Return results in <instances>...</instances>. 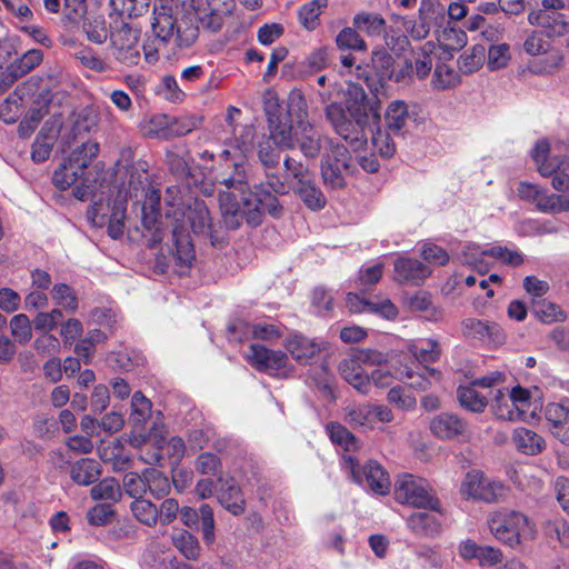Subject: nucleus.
I'll list each match as a JSON object with an SVG mask.
<instances>
[{"label": "nucleus", "mask_w": 569, "mask_h": 569, "mask_svg": "<svg viewBox=\"0 0 569 569\" xmlns=\"http://www.w3.org/2000/svg\"><path fill=\"white\" fill-rule=\"evenodd\" d=\"M536 24L543 29L539 32L546 33L548 37L561 36L567 26L561 14L552 12V16H550L547 11H540L536 14Z\"/></svg>", "instance_id": "obj_53"}, {"label": "nucleus", "mask_w": 569, "mask_h": 569, "mask_svg": "<svg viewBox=\"0 0 569 569\" xmlns=\"http://www.w3.org/2000/svg\"><path fill=\"white\" fill-rule=\"evenodd\" d=\"M140 30L124 22L121 19L112 23L110 37V50L113 58L127 66L132 67L140 61Z\"/></svg>", "instance_id": "obj_9"}, {"label": "nucleus", "mask_w": 569, "mask_h": 569, "mask_svg": "<svg viewBox=\"0 0 569 569\" xmlns=\"http://www.w3.org/2000/svg\"><path fill=\"white\" fill-rule=\"evenodd\" d=\"M531 391L517 385L512 388L497 389L490 401L496 418L505 421H526L533 418Z\"/></svg>", "instance_id": "obj_6"}, {"label": "nucleus", "mask_w": 569, "mask_h": 569, "mask_svg": "<svg viewBox=\"0 0 569 569\" xmlns=\"http://www.w3.org/2000/svg\"><path fill=\"white\" fill-rule=\"evenodd\" d=\"M326 116L336 132L355 148H359L366 142V127L359 128L357 123L348 120L340 103L332 102L328 104Z\"/></svg>", "instance_id": "obj_17"}, {"label": "nucleus", "mask_w": 569, "mask_h": 569, "mask_svg": "<svg viewBox=\"0 0 569 569\" xmlns=\"http://www.w3.org/2000/svg\"><path fill=\"white\" fill-rule=\"evenodd\" d=\"M395 496L401 503L440 511L439 500L429 489L427 481L412 475L401 476L397 480Z\"/></svg>", "instance_id": "obj_11"}, {"label": "nucleus", "mask_w": 569, "mask_h": 569, "mask_svg": "<svg viewBox=\"0 0 569 569\" xmlns=\"http://www.w3.org/2000/svg\"><path fill=\"white\" fill-rule=\"evenodd\" d=\"M510 60L511 52L510 46L508 43H493L488 48L486 63L490 71H497L507 68Z\"/></svg>", "instance_id": "obj_49"}, {"label": "nucleus", "mask_w": 569, "mask_h": 569, "mask_svg": "<svg viewBox=\"0 0 569 569\" xmlns=\"http://www.w3.org/2000/svg\"><path fill=\"white\" fill-rule=\"evenodd\" d=\"M409 350L419 362H435L440 356L439 345L432 339L412 343Z\"/></svg>", "instance_id": "obj_59"}, {"label": "nucleus", "mask_w": 569, "mask_h": 569, "mask_svg": "<svg viewBox=\"0 0 569 569\" xmlns=\"http://www.w3.org/2000/svg\"><path fill=\"white\" fill-rule=\"evenodd\" d=\"M346 306L353 313H375L386 319H393L398 315L397 307L389 300L372 301L361 298L357 293H348Z\"/></svg>", "instance_id": "obj_20"}, {"label": "nucleus", "mask_w": 569, "mask_h": 569, "mask_svg": "<svg viewBox=\"0 0 569 569\" xmlns=\"http://www.w3.org/2000/svg\"><path fill=\"white\" fill-rule=\"evenodd\" d=\"M83 31L89 41L103 44L111 37L112 24L101 16L89 17L83 23Z\"/></svg>", "instance_id": "obj_41"}, {"label": "nucleus", "mask_w": 569, "mask_h": 569, "mask_svg": "<svg viewBox=\"0 0 569 569\" xmlns=\"http://www.w3.org/2000/svg\"><path fill=\"white\" fill-rule=\"evenodd\" d=\"M283 347L287 355L299 365H310L312 359L317 357L320 351V345L301 333H291L283 340Z\"/></svg>", "instance_id": "obj_19"}, {"label": "nucleus", "mask_w": 569, "mask_h": 569, "mask_svg": "<svg viewBox=\"0 0 569 569\" xmlns=\"http://www.w3.org/2000/svg\"><path fill=\"white\" fill-rule=\"evenodd\" d=\"M461 330L466 338L486 343L500 345L506 338L499 325L475 318L463 320Z\"/></svg>", "instance_id": "obj_18"}, {"label": "nucleus", "mask_w": 569, "mask_h": 569, "mask_svg": "<svg viewBox=\"0 0 569 569\" xmlns=\"http://www.w3.org/2000/svg\"><path fill=\"white\" fill-rule=\"evenodd\" d=\"M101 475V466L90 458H82L71 465L70 477L79 486L93 483Z\"/></svg>", "instance_id": "obj_33"}, {"label": "nucleus", "mask_w": 569, "mask_h": 569, "mask_svg": "<svg viewBox=\"0 0 569 569\" xmlns=\"http://www.w3.org/2000/svg\"><path fill=\"white\" fill-rule=\"evenodd\" d=\"M327 7V0H312L301 7L299 10V20L301 24L308 29L313 30L318 26L319 16L322 9Z\"/></svg>", "instance_id": "obj_61"}, {"label": "nucleus", "mask_w": 569, "mask_h": 569, "mask_svg": "<svg viewBox=\"0 0 569 569\" xmlns=\"http://www.w3.org/2000/svg\"><path fill=\"white\" fill-rule=\"evenodd\" d=\"M393 69L392 56L382 47L372 50L371 53V70L378 78L377 82L369 77L368 87L371 91L378 92L389 81L390 74Z\"/></svg>", "instance_id": "obj_24"}, {"label": "nucleus", "mask_w": 569, "mask_h": 569, "mask_svg": "<svg viewBox=\"0 0 569 569\" xmlns=\"http://www.w3.org/2000/svg\"><path fill=\"white\" fill-rule=\"evenodd\" d=\"M547 537L557 539L563 547H569V522L558 518L547 521L542 526Z\"/></svg>", "instance_id": "obj_64"}, {"label": "nucleus", "mask_w": 569, "mask_h": 569, "mask_svg": "<svg viewBox=\"0 0 569 569\" xmlns=\"http://www.w3.org/2000/svg\"><path fill=\"white\" fill-rule=\"evenodd\" d=\"M239 330L243 332L246 339H258L267 342H273L281 338V328L267 320H258L253 322H241Z\"/></svg>", "instance_id": "obj_28"}, {"label": "nucleus", "mask_w": 569, "mask_h": 569, "mask_svg": "<svg viewBox=\"0 0 569 569\" xmlns=\"http://www.w3.org/2000/svg\"><path fill=\"white\" fill-rule=\"evenodd\" d=\"M559 50L550 48L548 42L536 46V72H551L561 63Z\"/></svg>", "instance_id": "obj_40"}, {"label": "nucleus", "mask_w": 569, "mask_h": 569, "mask_svg": "<svg viewBox=\"0 0 569 569\" xmlns=\"http://www.w3.org/2000/svg\"><path fill=\"white\" fill-rule=\"evenodd\" d=\"M269 138L272 139L277 148L282 150H291L296 147V137L293 126L287 119L270 118Z\"/></svg>", "instance_id": "obj_32"}, {"label": "nucleus", "mask_w": 569, "mask_h": 569, "mask_svg": "<svg viewBox=\"0 0 569 569\" xmlns=\"http://www.w3.org/2000/svg\"><path fill=\"white\" fill-rule=\"evenodd\" d=\"M536 209L546 213L569 211V194H545L536 189Z\"/></svg>", "instance_id": "obj_45"}, {"label": "nucleus", "mask_w": 569, "mask_h": 569, "mask_svg": "<svg viewBox=\"0 0 569 569\" xmlns=\"http://www.w3.org/2000/svg\"><path fill=\"white\" fill-rule=\"evenodd\" d=\"M459 493L467 501L492 505L507 498L508 487L503 481L491 478L481 470L473 469L462 478Z\"/></svg>", "instance_id": "obj_8"}, {"label": "nucleus", "mask_w": 569, "mask_h": 569, "mask_svg": "<svg viewBox=\"0 0 569 569\" xmlns=\"http://www.w3.org/2000/svg\"><path fill=\"white\" fill-rule=\"evenodd\" d=\"M100 150L99 143L92 140L83 142L81 146L72 150V152L66 158L72 163L77 170L86 173L88 166L98 156Z\"/></svg>", "instance_id": "obj_39"}, {"label": "nucleus", "mask_w": 569, "mask_h": 569, "mask_svg": "<svg viewBox=\"0 0 569 569\" xmlns=\"http://www.w3.org/2000/svg\"><path fill=\"white\" fill-rule=\"evenodd\" d=\"M467 43V34L457 28H445L438 36V51L442 50L448 57L462 49Z\"/></svg>", "instance_id": "obj_42"}, {"label": "nucleus", "mask_w": 569, "mask_h": 569, "mask_svg": "<svg viewBox=\"0 0 569 569\" xmlns=\"http://www.w3.org/2000/svg\"><path fill=\"white\" fill-rule=\"evenodd\" d=\"M388 356L375 349H358L343 358L338 366L340 376L360 393L370 390V378L363 367L386 365Z\"/></svg>", "instance_id": "obj_5"}, {"label": "nucleus", "mask_w": 569, "mask_h": 569, "mask_svg": "<svg viewBox=\"0 0 569 569\" xmlns=\"http://www.w3.org/2000/svg\"><path fill=\"white\" fill-rule=\"evenodd\" d=\"M486 522L495 539L511 548L522 546L531 531L530 520L527 516L505 508L490 511Z\"/></svg>", "instance_id": "obj_4"}, {"label": "nucleus", "mask_w": 569, "mask_h": 569, "mask_svg": "<svg viewBox=\"0 0 569 569\" xmlns=\"http://www.w3.org/2000/svg\"><path fill=\"white\" fill-rule=\"evenodd\" d=\"M353 24L368 36H379L385 30L386 21L380 14L362 12L353 18Z\"/></svg>", "instance_id": "obj_56"}, {"label": "nucleus", "mask_w": 569, "mask_h": 569, "mask_svg": "<svg viewBox=\"0 0 569 569\" xmlns=\"http://www.w3.org/2000/svg\"><path fill=\"white\" fill-rule=\"evenodd\" d=\"M61 126V119L56 114L50 121L46 122L32 146L31 157L33 161L42 162L49 158L53 142L60 132Z\"/></svg>", "instance_id": "obj_21"}, {"label": "nucleus", "mask_w": 569, "mask_h": 569, "mask_svg": "<svg viewBox=\"0 0 569 569\" xmlns=\"http://www.w3.org/2000/svg\"><path fill=\"white\" fill-rule=\"evenodd\" d=\"M536 317L543 323L562 322L567 319L561 306L546 299L536 301Z\"/></svg>", "instance_id": "obj_54"}, {"label": "nucleus", "mask_w": 569, "mask_h": 569, "mask_svg": "<svg viewBox=\"0 0 569 569\" xmlns=\"http://www.w3.org/2000/svg\"><path fill=\"white\" fill-rule=\"evenodd\" d=\"M407 526L417 535L435 537L441 531L439 519L429 512L417 511L407 519Z\"/></svg>", "instance_id": "obj_34"}, {"label": "nucleus", "mask_w": 569, "mask_h": 569, "mask_svg": "<svg viewBox=\"0 0 569 569\" xmlns=\"http://www.w3.org/2000/svg\"><path fill=\"white\" fill-rule=\"evenodd\" d=\"M219 501L232 515H240L244 510V499L240 488L233 480H227L222 485Z\"/></svg>", "instance_id": "obj_37"}, {"label": "nucleus", "mask_w": 569, "mask_h": 569, "mask_svg": "<svg viewBox=\"0 0 569 569\" xmlns=\"http://www.w3.org/2000/svg\"><path fill=\"white\" fill-rule=\"evenodd\" d=\"M42 61V52L38 49H31L27 51L20 59L10 63L11 70L21 78L33 68H36Z\"/></svg>", "instance_id": "obj_63"}, {"label": "nucleus", "mask_w": 569, "mask_h": 569, "mask_svg": "<svg viewBox=\"0 0 569 569\" xmlns=\"http://www.w3.org/2000/svg\"><path fill=\"white\" fill-rule=\"evenodd\" d=\"M505 373L500 371L490 372L480 379L472 381L469 386H461L458 389L460 405L473 412H482L488 405L487 398L478 392L476 387L490 388L503 383Z\"/></svg>", "instance_id": "obj_15"}, {"label": "nucleus", "mask_w": 569, "mask_h": 569, "mask_svg": "<svg viewBox=\"0 0 569 569\" xmlns=\"http://www.w3.org/2000/svg\"><path fill=\"white\" fill-rule=\"evenodd\" d=\"M385 119L389 130L402 132L410 120L408 104L403 100L391 101L386 109Z\"/></svg>", "instance_id": "obj_36"}, {"label": "nucleus", "mask_w": 569, "mask_h": 569, "mask_svg": "<svg viewBox=\"0 0 569 569\" xmlns=\"http://www.w3.org/2000/svg\"><path fill=\"white\" fill-rule=\"evenodd\" d=\"M252 152L253 129L244 128L236 143L222 150L220 154L221 158L231 160L236 171L234 176L222 181L226 190L219 192L222 220L229 229H237L243 220L257 226L263 213L277 216L279 212V203L273 194L267 193L261 198L247 191L242 162Z\"/></svg>", "instance_id": "obj_1"}, {"label": "nucleus", "mask_w": 569, "mask_h": 569, "mask_svg": "<svg viewBox=\"0 0 569 569\" xmlns=\"http://www.w3.org/2000/svg\"><path fill=\"white\" fill-rule=\"evenodd\" d=\"M159 201L160 193L153 190L150 192L149 203H144L142 206V224L148 230L154 229V233L152 234L151 238V246H156L158 242L162 240L161 230L158 227Z\"/></svg>", "instance_id": "obj_35"}, {"label": "nucleus", "mask_w": 569, "mask_h": 569, "mask_svg": "<svg viewBox=\"0 0 569 569\" xmlns=\"http://www.w3.org/2000/svg\"><path fill=\"white\" fill-rule=\"evenodd\" d=\"M356 164L348 149L342 144L332 146L321 164L323 182L331 189L346 186V178L355 172Z\"/></svg>", "instance_id": "obj_12"}, {"label": "nucleus", "mask_w": 569, "mask_h": 569, "mask_svg": "<svg viewBox=\"0 0 569 569\" xmlns=\"http://www.w3.org/2000/svg\"><path fill=\"white\" fill-rule=\"evenodd\" d=\"M10 331L20 345H27L32 337V325L24 313H19L10 320Z\"/></svg>", "instance_id": "obj_62"}, {"label": "nucleus", "mask_w": 569, "mask_h": 569, "mask_svg": "<svg viewBox=\"0 0 569 569\" xmlns=\"http://www.w3.org/2000/svg\"><path fill=\"white\" fill-rule=\"evenodd\" d=\"M295 192L300 197L303 203L311 210H320L326 204V197L316 186L312 177L298 186H293Z\"/></svg>", "instance_id": "obj_38"}, {"label": "nucleus", "mask_w": 569, "mask_h": 569, "mask_svg": "<svg viewBox=\"0 0 569 569\" xmlns=\"http://www.w3.org/2000/svg\"><path fill=\"white\" fill-rule=\"evenodd\" d=\"M342 468L350 473L353 481L367 485L377 495H386L390 490V478L386 470L376 461H369L361 469L350 455L342 457Z\"/></svg>", "instance_id": "obj_14"}, {"label": "nucleus", "mask_w": 569, "mask_h": 569, "mask_svg": "<svg viewBox=\"0 0 569 569\" xmlns=\"http://www.w3.org/2000/svg\"><path fill=\"white\" fill-rule=\"evenodd\" d=\"M486 258H489L488 248H482L476 243L465 244L461 251L462 262L480 273H485L489 269Z\"/></svg>", "instance_id": "obj_44"}, {"label": "nucleus", "mask_w": 569, "mask_h": 569, "mask_svg": "<svg viewBox=\"0 0 569 569\" xmlns=\"http://www.w3.org/2000/svg\"><path fill=\"white\" fill-rule=\"evenodd\" d=\"M439 58L437 43L428 41L413 51V71L417 80H425Z\"/></svg>", "instance_id": "obj_30"}, {"label": "nucleus", "mask_w": 569, "mask_h": 569, "mask_svg": "<svg viewBox=\"0 0 569 569\" xmlns=\"http://www.w3.org/2000/svg\"><path fill=\"white\" fill-rule=\"evenodd\" d=\"M168 204L170 209L166 213V219L171 226L172 257L176 264L181 268L180 272H183L196 258L189 231L208 237L213 242L216 229L203 201L194 200L188 206L168 201Z\"/></svg>", "instance_id": "obj_2"}, {"label": "nucleus", "mask_w": 569, "mask_h": 569, "mask_svg": "<svg viewBox=\"0 0 569 569\" xmlns=\"http://www.w3.org/2000/svg\"><path fill=\"white\" fill-rule=\"evenodd\" d=\"M545 416L551 425L552 435L562 443L569 445V409L567 406L562 401L549 403Z\"/></svg>", "instance_id": "obj_25"}, {"label": "nucleus", "mask_w": 569, "mask_h": 569, "mask_svg": "<svg viewBox=\"0 0 569 569\" xmlns=\"http://www.w3.org/2000/svg\"><path fill=\"white\" fill-rule=\"evenodd\" d=\"M396 379L409 380V386L417 390H427L433 382L440 380V372L436 369L423 367L420 372H415L408 366L396 369Z\"/></svg>", "instance_id": "obj_29"}, {"label": "nucleus", "mask_w": 569, "mask_h": 569, "mask_svg": "<svg viewBox=\"0 0 569 569\" xmlns=\"http://www.w3.org/2000/svg\"><path fill=\"white\" fill-rule=\"evenodd\" d=\"M432 4L429 1L422 0L418 11V20L406 23V30L409 36L415 40L425 39L430 32L429 11Z\"/></svg>", "instance_id": "obj_46"}, {"label": "nucleus", "mask_w": 569, "mask_h": 569, "mask_svg": "<svg viewBox=\"0 0 569 569\" xmlns=\"http://www.w3.org/2000/svg\"><path fill=\"white\" fill-rule=\"evenodd\" d=\"M378 124L379 121L376 124L366 126V129H369L371 133L375 150L382 157L389 158L395 153L396 147L389 133L378 128Z\"/></svg>", "instance_id": "obj_60"}, {"label": "nucleus", "mask_w": 569, "mask_h": 569, "mask_svg": "<svg viewBox=\"0 0 569 569\" xmlns=\"http://www.w3.org/2000/svg\"><path fill=\"white\" fill-rule=\"evenodd\" d=\"M83 176L84 173L77 170L72 163L64 159L60 167L53 172L52 182L58 189L66 190L73 186L79 179L83 178Z\"/></svg>", "instance_id": "obj_48"}, {"label": "nucleus", "mask_w": 569, "mask_h": 569, "mask_svg": "<svg viewBox=\"0 0 569 569\" xmlns=\"http://www.w3.org/2000/svg\"><path fill=\"white\" fill-rule=\"evenodd\" d=\"M174 547L187 558L196 560L200 555L197 538L188 531H179L172 536Z\"/></svg>", "instance_id": "obj_58"}, {"label": "nucleus", "mask_w": 569, "mask_h": 569, "mask_svg": "<svg viewBox=\"0 0 569 569\" xmlns=\"http://www.w3.org/2000/svg\"><path fill=\"white\" fill-rule=\"evenodd\" d=\"M296 144L299 146L303 156L315 158L322 148L321 133L311 124H301L295 128Z\"/></svg>", "instance_id": "obj_27"}, {"label": "nucleus", "mask_w": 569, "mask_h": 569, "mask_svg": "<svg viewBox=\"0 0 569 569\" xmlns=\"http://www.w3.org/2000/svg\"><path fill=\"white\" fill-rule=\"evenodd\" d=\"M54 303L68 312H74L78 309V298L73 289L66 283H56L50 292Z\"/></svg>", "instance_id": "obj_52"}, {"label": "nucleus", "mask_w": 569, "mask_h": 569, "mask_svg": "<svg viewBox=\"0 0 569 569\" xmlns=\"http://www.w3.org/2000/svg\"><path fill=\"white\" fill-rule=\"evenodd\" d=\"M131 511L134 518L147 527H156L157 526V505L151 501L138 498L131 502Z\"/></svg>", "instance_id": "obj_51"}, {"label": "nucleus", "mask_w": 569, "mask_h": 569, "mask_svg": "<svg viewBox=\"0 0 569 569\" xmlns=\"http://www.w3.org/2000/svg\"><path fill=\"white\" fill-rule=\"evenodd\" d=\"M146 486L154 498H161L169 493L171 482L169 478L156 468L146 469Z\"/></svg>", "instance_id": "obj_50"}, {"label": "nucleus", "mask_w": 569, "mask_h": 569, "mask_svg": "<svg viewBox=\"0 0 569 569\" xmlns=\"http://www.w3.org/2000/svg\"><path fill=\"white\" fill-rule=\"evenodd\" d=\"M148 440L161 451L160 455H166L174 461H180L184 456L186 446L180 437H171L167 440L164 427L154 423L148 433Z\"/></svg>", "instance_id": "obj_22"}, {"label": "nucleus", "mask_w": 569, "mask_h": 569, "mask_svg": "<svg viewBox=\"0 0 569 569\" xmlns=\"http://www.w3.org/2000/svg\"><path fill=\"white\" fill-rule=\"evenodd\" d=\"M460 82L458 73L448 64L437 62L431 78V86L436 90H447Z\"/></svg>", "instance_id": "obj_47"}, {"label": "nucleus", "mask_w": 569, "mask_h": 569, "mask_svg": "<svg viewBox=\"0 0 569 569\" xmlns=\"http://www.w3.org/2000/svg\"><path fill=\"white\" fill-rule=\"evenodd\" d=\"M560 144L548 139L536 142V168L542 177L551 178V186L557 191L569 190V158L560 153Z\"/></svg>", "instance_id": "obj_7"}, {"label": "nucleus", "mask_w": 569, "mask_h": 569, "mask_svg": "<svg viewBox=\"0 0 569 569\" xmlns=\"http://www.w3.org/2000/svg\"><path fill=\"white\" fill-rule=\"evenodd\" d=\"M465 430V422L458 416L452 413H440L430 421V431L439 439H452L462 435Z\"/></svg>", "instance_id": "obj_26"}, {"label": "nucleus", "mask_w": 569, "mask_h": 569, "mask_svg": "<svg viewBox=\"0 0 569 569\" xmlns=\"http://www.w3.org/2000/svg\"><path fill=\"white\" fill-rule=\"evenodd\" d=\"M151 26L154 36L162 42L176 37L179 48L192 46L199 34V29L191 19L187 17L178 19L169 0H161L154 6Z\"/></svg>", "instance_id": "obj_3"}, {"label": "nucleus", "mask_w": 569, "mask_h": 569, "mask_svg": "<svg viewBox=\"0 0 569 569\" xmlns=\"http://www.w3.org/2000/svg\"><path fill=\"white\" fill-rule=\"evenodd\" d=\"M246 358L254 369L276 378H287L295 369L286 352L259 343L249 347Z\"/></svg>", "instance_id": "obj_10"}, {"label": "nucleus", "mask_w": 569, "mask_h": 569, "mask_svg": "<svg viewBox=\"0 0 569 569\" xmlns=\"http://www.w3.org/2000/svg\"><path fill=\"white\" fill-rule=\"evenodd\" d=\"M408 308L416 312H427L429 320H438L442 312L432 305L431 298L427 292L420 291L407 300Z\"/></svg>", "instance_id": "obj_57"}, {"label": "nucleus", "mask_w": 569, "mask_h": 569, "mask_svg": "<svg viewBox=\"0 0 569 569\" xmlns=\"http://www.w3.org/2000/svg\"><path fill=\"white\" fill-rule=\"evenodd\" d=\"M347 94L348 111L359 128L376 124L380 121L378 111L369 104L367 94L361 86L350 82Z\"/></svg>", "instance_id": "obj_16"}, {"label": "nucleus", "mask_w": 569, "mask_h": 569, "mask_svg": "<svg viewBox=\"0 0 569 569\" xmlns=\"http://www.w3.org/2000/svg\"><path fill=\"white\" fill-rule=\"evenodd\" d=\"M288 117L296 127L310 123L308 121V106L305 96L299 90H291L287 99Z\"/></svg>", "instance_id": "obj_43"}, {"label": "nucleus", "mask_w": 569, "mask_h": 569, "mask_svg": "<svg viewBox=\"0 0 569 569\" xmlns=\"http://www.w3.org/2000/svg\"><path fill=\"white\" fill-rule=\"evenodd\" d=\"M124 181L121 183L116 199H127L138 196L143 191L147 181V172L142 167L131 166L124 169Z\"/></svg>", "instance_id": "obj_31"}, {"label": "nucleus", "mask_w": 569, "mask_h": 569, "mask_svg": "<svg viewBox=\"0 0 569 569\" xmlns=\"http://www.w3.org/2000/svg\"><path fill=\"white\" fill-rule=\"evenodd\" d=\"M431 273V269L413 258L400 257L395 261V278L398 282L419 284Z\"/></svg>", "instance_id": "obj_23"}, {"label": "nucleus", "mask_w": 569, "mask_h": 569, "mask_svg": "<svg viewBox=\"0 0 569 569\" xmlns=\"http://www.w3.org/2000/svg\"><path fill=\"white\" fill-rule=\"evenodd\" d=\"M93 500L119 501L121 499V488L114 478H104L90 490Z\"/></svg>", "instance_id": "obj_55"}, {"label": "nucleus", "mask_w": 569, "mask_h": 569, "mask_svg": "<svg viewBox=\"0 0 569 569\" xmlns=\"http://www.w3.org/2000/svg\"><path fill=\"white\" fill-rule=\"evenodd\" d=\"M126 210L124 199H114L112 203L100 200L91 206L87 216L92 226L101 228L107 224L108 234L119 239L124 232Z\"/></svg>", "instance_id": "obj_13"}]
</instances>
